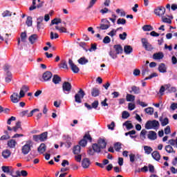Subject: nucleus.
Returning <instances> with one entry per match:
<instances>
[{
    "mask_svg": "<svg viewBox=\"0 0 177 177\" xmlns=\"http://www.w3.org/2000/svg\"><path fill=\"white\" fill-rule=\"evenodd\" d=\"M106 141L103 139H100L97 143L93 144L92 148L88 149V154L89 156H94L95 153H100L102 149H106Z\"/></svg>",
    "mask_w": 177,
    "mask_h": 177,
    "instance_id": "f257e3e1",
    "label": "nucleus"
},
{
    "mask_svg": "<svg viewBox=\"0 0 177 177\" xmlns=\"http://www.w3.org/2000/svg\"><path fill=\"white\" fill-rule=\"evenodd\" d=\"M32 141L31 140H28L26 141V144L21 147V153L24 156H27L28 153L31 151V147H32Z\"/></svg>",
    "mask_w": 177,
    "mask_h": 177,
    "instance_id": "f03ea898",
    "label": "nucleus"
},
{
    "mask_svg": "<svg viewBox=\"0 0 177 177\" xmlns=\"http://www.w3.org/2000/svg\"><path fill=\"white\" fill-rule=\"evenodd\" d=\"M146 129H158L160 128V122L156 120H149L145 124Z\"/></svg>",
    "mask_w": 177,
    "mask_h": 177,
    "instance_id": "7ed1b4c3",
    "label": "nucleus"
},
{
    "mask_svg": "<svg viewBox=\"0 0 177 177\" xmlns=\"http://www.w3.org/2000/svg\"><path fill=\"white\" fill-rule=\"evenodd\" d=\"M84 96H85V92L82 91V88H80L78 93L75 95V102H76V103H82V101L81 99H84Z\"/></svg>",
    "mask_w": 177,
    "mask_h": 177,
    "instance_id": "20e7f679",
    "label": "nucleus"
},
{
    "mask_svg": "<svg viewBox=\"0 0 177 177\" xmlns=\"http://www.w3.org/2000/svg\"><path fill=\"white\" fill-rule=\"evenodd\" d=\"M154 14L159 17H162L165 15V8L159 6L154 10Z\"/></svg>",
    "mask_w": 177,
    "mask_h": 177,
    "instance_id": "39448f33",
    "label": "nucleus"
},
{
    "mask_svg": "<svg viewBox=\"0 0 177 177\" xmlns=\"http://www.w3.org/2000/svg\"><path fill=\"white\" fill-rule=\"evenodd\" d=\"M86 140H89L90 142H92V138L91 137V135L86 134L84 138L80 140L79 145L82 146V147H85V146H86L88 143Z\"/></svg>",
    "mask_w": 177,
    "mask_h": 177,
    "instance_id": "423d86ee",
    "label": "nucleus"
},
{
    "mask_svg": "<svg viewBox=\"0 0 177 177\" xmlns=\"http://www.w3.org/2000/svg\"><path fill=\"white\" fill-rule=\"evenodd\" d=\"M71 84L68 82H65L62 84V91L64 93H70L71 92Z\"/></svg>",
    "mask_w": 177,
    "mask_h": 177,
    "instance_id": "0eeeda50",
    "label": "nucleus"
},
{
    "mask_svg": "<svg viewBox=\"0 0 177 177\" xmlns=\"http://www.w3.org/2000/svg\"><path fill=\"white\" fill-rule=\"evenodd\" d=\"M68 64L73 73H75V74L80 73V68H78L77 65L74 64V62L71 60V59H68Z\"/></svg>",
    "mask_w": 177,
    "mask_h": 177,
    "instance_id": "6e6552de",
    "label": "nucleus"
},
{
    "mask_svg": "<svg viewBox=\"0 0 177 177\" xmlns=\"http://www.w3.org/2000/svg\"><path fill=\"white\" fill-rule=\"evenodd\" d=\"M1 169L3 172H4L5 174H9L10 176H13V172H15V170L12 168V167L3 166Z\"/></svg>",
    "mask_w": 177,
    "mask_h": 177,
    "instance_id": "1a4fd4ad",
    "label": "nucleus"
},
{
    "mask_svg": "<svg viewBox=\"0 0 177 177\" xmlns=\"http://www.w3.org/2000/svg\"><path fill=\"white\" fill-rule=\"evenodd\" d=\"M20 99L21 98L17 93H13L10 96V100L12 103H19Z\"/></svg>",
    "mask_w": 177,
    "mask_h": 177,
    "instance_id": "9d476101",
    "label": "nucleus"
},
{
    "mask_svg": "<svg viewBox=\"0 0 177 177\" xmlns=\"http://www.w3.org/2000/svg\"><path fill=\"white\" fill-rule=\"evenodd\" d=\"M28 40L29 42L33 45V44H35L37 41H38V35L37 34H33L29 37Z\"/></svg>",
    "mask_w": 177,
    "mask_h": 177,
    "instance_id": "9b49d317",
    "label": "nucleus"
},
{
    "mask_svg": "<svg viewBox=\"0 0 177 177\" xmlns=\"http://www.w3.org/2000/svg\"><path fill=\"white\" fill-rule=\"evenodd\" d=\"M164 58V53H156L153 55V59L154 60H161Z\"/></svg>",
    "mask_w": 177,
    "mask_h": 177,
    "instance_id": "f8f14e48",
    "label": "nucleus"
},
{
    "mask_svg": "<svg viewBox=\"0 0 177 177\" xmlns=\"http://www.w3.org/2000/svg\"><path fill=\"white\" fill-rule=\"evenodd\" d=\"M99 95H100V89L96 87L93 88L91 90V95L93 97H96L97 96H99Z\"/></svg>",
    "mask_w": 177,
    "mask_h": 177,
    "instance_id": "ddd939ff",
    "label": "nucleus"
},
{
    "mask_svg": "<svg viewBox=\"0 0 177 177\" xmlns=\"http://www.w3.org/2000/svg\"><path fill=\"white\" fill-rule=\"evenodd\" d=\"M53 74L50 71H46L43 74V79L44 81H49L53 77Z\"/></svg>",
    "mask_w": 177,
    "mask_h": 177,
    "instance_id": "4468645a",
    "label": "nucleus"
},
{
    "mask_svg": "<svg viewBox=\"0 0 177 177\" xmlns=\"http://www.w3.org/2000/svg\"><path fill=\"white\" fill-rule=\"evenodd\" d=\"M148 138H149L150 140H156V139H157V133L156 131H150L148 133Z\"/></svg>",
    "mask_w": 177,
    "mask_h": 177,
    "instance_id": "2eb2a0df",
    "label": "nucleus"
},
{
    "mask_svg": "<svg viewBox=\"0 0 177 177\" xmlns=\"http://www.w3.org/2000/svg\"><path fill=\"white\" fill-rule=\"evenodd\" d=\"M7 145L10 149H15V147H16V145H17V142H16L15 140L11 139L8 141Z\"/></svg>",
    "mask_w": 177,
    "mask_h": 177,
    "instance_id": "dca6fc26",
    "label": "nucleus"
},
{
    "mask_svg": "<svg viewBox=\"0 0 177 177\" xmlns=\"http://www.w3.org/2000/svg\"><path fill=\"white\" fill-rule=\"evenodd\" d=\"M113 48H114L117 55H120V54L122 53L123 49H122V46H121V45H120V44L115 45L113 46Z\"/></svg>",
    "mask_w": 177,
    "mask_h": 177,
    "instance_id": "f3484780",
    "label": "nucleus"
},
{
    "mask_svg": "<svg viewBox=\"0 0 177 177\" xmlns=\"http://www.w3.org/2000/svg\"><path fill=\"white\" fill-rule=\"evenodd\" d=\"M133 49L132 48V46H124V52L126 53V55H131L132 53Z\"/></svg>",
    "mask_w": 177,
    "mask_h": 177,
    "instance_id": "a211bd4d",
    "label": "nucleus"
},
{
    "mask_svg": "<svg viewBox=\"0 0 177 177\" xmlns=\"http://www.w3.org/2000/svg\"><path fill=\"white\" fill-rule=\"evenodd\" d=\"M82 165L83 168H88L89 165H91V161L88 158H84L82 160Z\"/></svg>",
    "mask_w": 177,
    "mask_h": 177,
    "instance_id": "6ab92c4d",
    "label": "nucleus"
},
{
    "mask_svg": "<svg viewBox=\"0 0 177 177\" xmlns=\"http://www.w3.org/2000/svg\"><path fill=\"white\" fill-rule=\"evenodd\" d=\"M159 121L161 122L162 127H165L169 124V120L168 118H165V119L162 120V118H159Z\"/></svg>",
    "mask_w": 177,
    "mask_h": 177,
    "instance_id": "aec40b11",
    "label": "nucleus"
},
{
    "mask_svg": "<svg viewBox=\"0 0 177 177\" xmlns=\"http://www.w3.org/2000/svg\"><path fill=\"white\" fill-rule=\"evenodd\" d=\"M151 156L153 157V158L154 160H156V161L160 160V158H161V156L160 155V153H158V151H155L151 153Z\"/></svg>",
    "mask_w": 177,
    "mask_h": 177,
    "instance_id": "412c9836",
    "label": "nucleus"
},
{
    "mask_svg": "<svg viewBox=\"0 0 177 177\" xmlns=\"http://www.w3.org/2000/svg\"><path fill=\"white\" fill-rule=\"evenodd\" d=\"M37 150L40 154H43L46 151V145L44 143L41 144Z\"/></svg>",
    "mask_w": 177,
    "mask_h": 177,
    "instance_id": "4be33fe9",
    "label": "nucleus"
},
{
    "mask_svg": "<svg viewBox=\"0 0 177 177\" xmlns=\"http://www.w3.org/2000/svg\"><path fill=\"white\" fill-rule=\"evenodd\" d=\"M60 68H65V70H68V66L67 65V61L63 59L59 64Z\"/></svg>",
    "mask_w": 177,
    "mask_h": 177,
    "instance_id": "5701e85b",
    "label": "nucleus"
},
{
    "mask_svg": "<svg viewBox=\"0 0 177 177\" xmlns=\"http://www.w3.org/2000/svg\"><path fill=\"white\" fill-rule=\"evenodd\" d=\"M10 154H12V153L9 149H6L2 153L3 158H9V157H10Z\"/></svg>",
    "mask_w": 177,
    "mask_h": 177,
    "instance_id": "b1692460",
    "label": "nucleus"
},
{
    "mask_svg": "<svg viewBox=\"0 0 177 177\" xmlns=\"http://www.w3.org/2000/svg\"><path fill=\"white\" fill-rule=\"evenodd\" d=\"M60 81H62V78H60V77H59L57 75H54L53 77V82L57 84L60 82Z\"/></svg>",
    "mask_w": 177,
    "mask_h": 177,
    "instance_id": "393cba45",
    "label": "nucleus"
},
{
    "mask_svg": "<svg viewBox=\"0 0 177 177\" xmlns=\"http://www.w3.org/2000/svg\"><path fill=\"white\" fill-rule=\"evenodd\" d=\"M127 102H135V95L132 94H127L126 96Z\"/></svg>",
    "mask_w": 177,
    "mask_h": 177,
    "instance_id": "a878e982",
    "label": "nucleus"
},
{
    "mask_svg": "<svg viewBox=\"0 0 177 177\" xmlns=\"http://www.w3.org/2000/svg\"><path fill=\"white\" fill-rule=\"evenodd\" d=\"M158 71L160 73H167V67H165V64H160L158 67Z\"/></svg>",
    "mask_w": 177,
    "mask_h": 177,
    "instance_id": "bb28decb",
    "label": "nucleus"
},
{
    "mask_svg": "<svg viewBox=\"0 0 177 177\" xmlns=\"http://www.w3.org/2000/svg\"><path fill=\"white\" fill-rule=\"evenodd\" d=\"M77 62H78L79 64L84 65V64H86V63H88L89 61L88 59H86V58L83 57H81L80 59H79L77 60Z\"/></svg>",
    "mask_w": 177,
    "mask_h": 177,
    "instance_id": "cd10ccee",
    "label": "nucleus"
},
{
    "mask_svg": "<svg viewBox=\"0 0 177 177\" xmlns=\"http://www.w3.org/2000/svg\"><path fill=\"white\" fill-rule=\"evenodd\" d=\"M145 113L149 115H153L154 113V109L153 107H148L145 109Z\"/></svg>",
    "mask_w": 177,
    "mask_h": 177,
    "instance_id": "c85d7f7f",
    "label": "nucleus"
},
{
    "mask_svg": "<svg viewBox=\"0 0 177 177\" xmlns=\"http://www.w3.org/2000/svg\"><path fill=\"white\" fill-rule=\"evenodd\" d=\"M144 151L145 154H151V151H153V148L149 146H144Z\"/></svg>",
    "mask_w": 177,
    "mask_h": 177,
    "instance_id": "c756f323",
    "label": "nucleus"
},
{
    "mask_svg": "<svg viewBox=\"0 0 177 177\" xmlns=\"http://www.w3.org/2000/svg\"><path fill=\"white\" fill-rule=\"evenodd\" d=\"M123 125H124V127H126L127 129L129 130V129H132L133 128V125L132 124V123L131 122V121H127L125 122Z\"/></svg>",
    "mask_w": 177,
    "mask_h": 177,
    "instance_id": "7c9ffc66",
    "label": "nucleus"
},
{
    "mask_svg": "<svg viewBox=\"0 0 177 177\" xmlns=\"http://www.w3.org/2000/svg\"><path fill=\"white\" fill-rule=\"evenodd\" d=\"M131 91L135 95H139V93H140V88L136 86L131 87Z\"/></svg>",
    "mask_w": 177,
    "mask_h": 177,
    "instance_id": "2f4dec72",
    "label": "nucleus"
},
{
    "mask_svg": "<svg viewBox=\"0 0 177 177\" xmlns=\"http://www.w3.org/2000/svg\"><path fill=\"white\" fill-rule=\"evenodd\" d=\"M73 153L74 154H80L81 153V146L76 145L73 147Z\"/></svg>",
    "mask_w": 177,
    "mask_h": 177,
    "instance_id": "473e14b6",
    "label": "nucleus"
},
{
    "mask_svg": "<svg viewBox=\"0 0 177 177\" xmlns=\"http://www.w3.org/2000/svg\"><path fill=\"white\" fill-rule=\"evenodd\" d=\"M121 28H117V30L113 29L110 32L108 33V35L111 37H115V35H117V31H118Z\"/></svg>",
    "mask_w": 177,
    "mask_h": 177,
    "instance_id": "72a5a7b5",
    "label": "nucleus"
},
{
    "mask_svg": "<svg viewBox=\"0 0 177 177\" xmlns=\"http://www.w3.org/2000/svg\"><path fill=\"white\" fill-rule=\"evenodd\" d=\"M21 42H26L27 41V32H23L21 33Z\"/></svg>",
    "mask_w": 177,
    "mask_h": 177,
    "instance_id": "f704fd0d",
    "label": "nucleus"
},
{
    "mask_svg": "<svg viewBox=\"0 0 177 177\" xmlns=\"http://www.w3.org/2000/svg\"><path fill=\"white\" fill-rule=\"evenodd\" d=\"M165 151L169 153H175V151L174 150V148L172 147V146L171 145H167L165 147Z\"/></svg>",
    "mask_w": 177,
    "mask_h": 177,
    "instance_id": "c9c22d12",
    "label": "nucleus"
},
{
    "mask_svg": "<svg viewBox=\"0 0 177 177\" xmlns=\"http://www.w3.org/2000/svg\"><path fill=\"white\" fill-rule=\"evenodd\" d=\"M149 67L145 68V66H142V75H149Z\"/></svg>",
    "mask_w": 177,
    "mask_h": 177,
    "instance_id": "e433bc0d",
    "label": "nucleus"
},
{
    "mask_svg": "<svg viewBox=\"0 0 177 177\" xmlns=\"http://www.w3.org/2000/svg\"><path fill=\"white\" fill-rule=\"evenodd\" d=\"M97 28H100V30H108V28H110L109 24H101L100 27H97Z\"/></svg>",
    "mask_w": 177,
    "mask_h": 177,
    "instance_id": "4c0bfd02",
    "label": "nucleus"
},
{
    "mask_svg": "<svg viewBox=\"0 0 177 177\" xmlns=\"http://www.w3.org/2000/svg\"><path fill=\"white\" fill-rule=\"evenodd\" d=\"M162 21L163 23H167V24H171V23H172V20H171L170 18L164 16L162 17Z\"/></svg>",
    "mask_w": 177,
    "mask_h": 177,
    "instance_id": "58836bf2",
    "label": "nucleus"
},
{
    "mask_svg": "<svg viewBox=\"0 0 177 177\" xmlns=\"http://www.w3.org/2000/svg\"><path fill=\"white\" fill-rule=\"evenodd\" d=\"M40 139H41V142H44V140H46L48 139V132L42 133L39 135Z\"/></svg>",
    "mask_w": 177,
    "mask_h": 177,
    "instance_id": "ea45409f",
    "label": "nucleus"
},
{
    "mask_svg": "<svg viewBox=\"0 0 177 177\" xmlns=\"http://www.w3.org/2000/svg\"><path fill=\"white\" fill-rule=\"evenodd\" d=\"M17 129H21V122H17L15 127L12 129L14 132H17Z\"/></svg>",
    "mask_w": 177,
    "mask_h": 177,
    "instance_id": "a19ab883",
    "label": "nucleus"
},
{
    "mask_svg": "<svg viewBox=\"0 0 177 177\" xmlns=\"http://www.w3.org/2000/svg\"><path fill=\"white\" fill-rule=\"evenodd\" d=\"M26 24L28 26V27H31V26H32V17H28Z\"/></svg>",
    "mask_w": 177,
    "mask_h": 177,
    "instance_id": "79ce46f5",
    "label": "nucleus"
},
{
    "mask_svg": "<svg viewBox=\"0 0 177 177\" xmlns=\"http://www.w3.org/2000/svg\"><path fill=\"white\" fill-rule=\"evenodd\" d=\"M60 23H62V19L55 18L51 21L50 26H53L54 24L57 25Z\"/></svg>",
    "mask_w": 177,
    "mask_h": 177,
    "instance_id": "37998d69",
    "label": "nucleus"
},
{
    "mask_svg": "<svg viewBox=\"0 0 177 177\" xmlns=\"http://www.w3.org/2000/svg\"><path fill=\"white\" fill-rule=\"evenodd\" d=\"M6 135L2 136L0 138V140H8V139H10V136L8 134V131H5Z\"/></svg>",
    "mask_w": 177,
    "mask_h": 177,
    "instance_id": "c03bdc74",
    "label": "nucleus"
},
{
    "mask_svg": "<svg viewBox=\"0 0 177 177\" xmlns=\"http://www.w3.org/2000/svg\"><path fill=\"white\" fill-rule=\"evenodd\" d=\"M143 31H151L153 30V27L150 25H145L142 27Z\"/></svg>",
    "mask_w": 177,
    "mask_h": 177,
    "instance_id": "a18cd8bd",
    "label": "nucleus"
},
{
    "mask_svg": "<svg viewBox=\"0 0 177 177\" xmlns=\"http://www.w3.org/2000/svg\"><path fill=\"white\" fill-rule=\"evenodd\" d=\"M55 30H58L59 32H67V29L64 27L55 26Z\"/></svg>",
    "mask_w": 177,
    "mask_h": 177,
    "instance_id": "49530a36",
    "label": "nucleus"
},
{
    "mask_svg": "<svg viewBox=\"0 0 177 177\" xmlns=\"http://www.w3.org/2000/svg\"><path fill=\"white\" fill-rule=\"evenodd\" d=\"M116 13H118V15H120L121 17H124L126 13L125 11H124L123 10H121L120 8H118L116 10Z\"/></svg>",
    "mask_w": 177,
    "mask_h": 177,
    "instance_id": "de8ad7c7",
    "label": "nucleus"
},
{
    "mask_svg": "<svg viewBox=\"0 0 177 177\" xmlns=\"http://www.w3.org/2000/svg\"><path fill=\"white\" fill-rule=\"evenodd\" d=\"M50 39H57V38H59V35L57 33H53V32H50Z\"/></svg>",
    "mask_w": 177,
    "mask_h": 177,
    "instance_id": "09e8293b",
    "label": "nucleus"
},
{
    "mask_svg": "<svg viewBox=\"0 0 177 177\" xmlns=\"http://www.w3.org/2000/svg\"><path fill=\"white\" fill-rule=\"evenodd\" d=\"M129 113L127 111H124L122 113V118L127 120V118H129Z\"/></svg>",
    "mask_w": 177,
    "mask_h": 177,
    "instance_id": "8fccbe9b",
    "label": "nucleus"
},
{
    "mask_svg": "<svg viewBox=\"0 0 177 177\" xmlns=\"http://www.w3.org/2000/svg\"><path fill=\"white\" fill-rule=\"evenodd\" d=\"M127 20L124 18H119L117 21V24H126Z\"/></svg>",
    "mask_w": 177,
    "mask_h": 177,
    "instance_id": "3c124183",
    "label": "nucleus"
},
{
    "mask_svg": "<svg viewBox=\"0 0 177 177\" xmlns=\"http://www.w3.org/2000/svg\"><path fill=\"white\" fill-rule=\"evenodd\" d=\"M114 149L116 151H120V150H121V143L120 142H116L114 145Z\"/></svg>",
    "mask_w": 177,
    "mask_h": 177,
    "instance_id": "603ef678",
    "label": "nucleus"
},
{
    "mask_svg": "<svg viewBox=\"0 0 177 177\" xmlns=\"http://www.w3.org/2000/svg\"><path fill=\"white\" fill-rule=\"evenodd\" d=\"M127 35H128L127 34V32H124L122 34L119 35V37L120 39H122V41H125V39H127Z\"/></svg>",
    "mask_w": 177,
    "mask_h": 177,
    "instance_id": "864d4df0",
    "label": "nucleus"
},
{
    "mask_svg": "<svg viewBox=\"0 0 177 177\" xmlns=\"http://www.w3.org/2000/svg\"><path fill=\"white\" fill-rule=\"evenodd\" d=\"M145 50H153V46L150 44V43H148L144 46Z\"/></svg>",
    "mask_w": 177,
    "mask_h": 177,
    "instance_id": "5fc2aeb1",
    "label": "nucleus"
},
{
    "mask_svg": "<svg viewBox=\"0 0 177 177\" xmlns=\"http://www.w3.org/2000/svg\"><path fill=\"white\" fill-rule=\"evenodd\" d=\"M33 140H35V142H42V140L41 139V136L39 135H34Z\"/></svg>",
    "mask_w": 177,
    "mask_h": 177,
    "instance_id": "6e6d98bb",
    "label": "nucleus"
},
{
    "mask_svg": "<svg viewBox=\"0 0 177 177\" xmlns=\"http://www.w3.org/2000/svg\"><path fill=\"white\" fill-rule=\"evenodd\" d=\"M108 129H111V131H114V128L115 127V123L114 122H111L110 124L107 125Z\"/></svg>",
    "mask_w": 177,
    "mask_h": 177,
    "instance_id": "4d7b16f0",
    "label": "nucleus"
},
{
    "mask_svg": "<svg viewBox=\"0 0 177 177\" xmlns=\"http://www.w3.org/2000/svg\"><path fill=\"white\" fill-rule=\"evenodd\" d=\"M111 42V39H110V37L106 36L103 39L104 44H110Z\"/></svg>",
    "mask_w": 177,
    "mask_h": 177,
    "instance_id": "13d9d810",
    "label": "nucleus"
},
{
    "mask_svg": "<svg viewBox=\"0 0 177 177\" xmlns=\"http://www.w3.org/2000/svg\"><path fill=\"white\" fill-rule=\"evenodd\" d=\"M141 42L142 44V46L145 47L149 44V40H147L146 38H142L141 39Z\"/></svg>",
    "mask_w": 177,
    "mask_h": 177,
    "instance_id": "bf43d9fd",
    "label": "nucleus"
},
{
    "mask_svg": "<svg viewBox=\"0 0 177 177\" xmlns=\"http://www.w3.org/2000/svg\"><path fill=\"white\" fill-rule=\"evenodd\" d=\"M117 53H114V51H110L109 52V55L111 56V57H112V59H117L118 56H117Z\"/></svg>",
    "mask_w": 177,
    "mask_h": 177,
    "instance_id": "052dcab7",
    "label": "nucleus"
},
{
    "mask_svg": "<svg viewBox=\"0 0 177 177\" xmlns=\"http://www.w3.org/2000/svg\"><path fill=\"white\" fill-rule=\"evenodd\" d=\"M37 27L38 31H39L41 28H44L45 27V25H44L42 23L37 22Z\"/></svg>",
    "mask_w": 177,
    "mask_h": 177,
    "instance_id": "680f3d73",
    "label": "nucleus"
},
{
    "mask_svg": "<svg viewBox=\"0 0 177 177\" xmlns=\"http://www.w3.org/2000/svg\"><path fill=\"white\" fill-rule=\"evenodd\" d=\"M165 135H169L171 133V127L169 126H167L165 129Z\"/></svg>",
    "mask_w": 177,
    "mask_h": 177,
    "instance_id": "e2e57ef3",
    "label": "nucleus"
},
{
    "mask_svg": "<svg viewBox=\"0 0 177 177\" xmlns=\"http://www.w3.org/2000/svg\"><path fill=\"white\" fill-rule=\"evenodd\" d=\"M100 13L104 15L105 13H109V12H111V10H109L107 8H104V9L100 10Z\"/></svg>",
    "mask_w": 177,
    "mask_h": 177,
    "instance_id": "0e129e2a",
    "label": "nucleus"
},
{
    "mask_svg": "<svg viewBox=\"0 0 177 177\" xmlns=\"http://www.w3.org/2000/svg\"><path fill=\"white\" fill-rule=\"evenodd\" d=\"M91 107L92 109H97V106H99V102L98 101H94L92 104H91Z\"/></svg>",
    "mask_w": 177,
    "mask_h": 177,
    "instance_id": "69168bd1",
    "label": "nucleus"
},
{
    "mask_svg": "<svg viewBox=\"0 0 177 177\" xmlns=\"http://www.w3.org/2000/svg\"><path fill=\"white\" fill-rule=\"evenodd\" d=\"M148 169L149 172H151V174H154V166H153L152 165H149Z\"/></svg>",
    "mask_w": 177,
    "mask_h": 177,
    "instance_id": "338daca9",
    "label": "nucleus"
},
{
    "mask_svg": "<svg viewBox=\"0 0 177 177\" xmlns=\"http://www.w3.org/2000/svg\"><path fill=\"white\" fill-rule=\"evenodd\" d=\"M170 109H171L173 111L176 110V109H177V104L176 103H172L171 104Z\"/></svg>",
    "mask_w": 177,
    "mask_h": 177,
    "instance_id": "774afa93",
    "label": "nucleus"
}]
</instances>
